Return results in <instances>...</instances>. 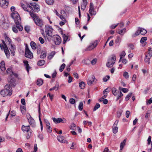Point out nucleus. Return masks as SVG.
<instances>
[{
	"instance_id": "54",
	"label": "nucleus",
	"mask_w": 152,
	"mask_h": 152,
	"mask_svg": "<svg viewBox=\"0 0 152 152\" xmlns=\"http://www.w3.org/2000/svg\"><path fill=\"white\" fill-rule=\"evenodd\" d=\"M110 76H107L106 77H104L103 78V80L104 82H107L110 79Z\"/></svg>"
},
{
	"instance_id": "58",
	"label": "nucleus",
	"mask_w": 152,
	"mask_h": 152,
	"mask_svg": "<svg viewBox=\"0 0 152 152\" xmlns=\"http://www.w3.org/2000/svg\"><path fill=\"white\" fill-rule=\"evenodd\" d=\"M6 72H7V73L10 74L11 73H12V72L11 68H8L7 69L6 71Z\"/></svg>"
},
{
	"instance_id": "61",
	"label": "nucleus",
	"mask_w": 152,
	"mask_h": 152,
	"mask_svg": "<svg viewBox=\"0 0 152 152\" xmlns=\"http://www.w3.org/2000/svg\"><path fill=\"white\" fill-rule=\"evenodd\" d=\"M73 75L76 78V79H77L79 78V76L78 74L77 73H74L73 74Z\"/></svg>"
},
{
	"instance_id": "53",
	"label": "nucleus",
	"mask_w": 152,
	"mask_h": 152,
	"mask_svg": "<svg viewBox=\"0 0 152 152\" xmlns=\"http://www.w3.org/2000/svg\"><path fill=\"white\" fill-rule=\"evenodd\" d=\"M39 40L40 41V43L42 44H43L45 42L44 40L42 37H39Z\"/></svg>"
},
{
	"instance_id": "7",
	"label": "nucleus",
	"mask_w": 152,
	"mask_h": 152,
	"mask_svg": "<svg viewBox=\"0 0 152 152\" xmlns=\"http://www.w3.org/2000/svg\"><path fill=\"white\" fill-rule=\"evenodd\" d=\"M147 32V31L145 29L139 27L135 33L132 35V37H135L136 36L139 35L140 34L144 35Z\"/></svg>"
},
{
	"instance_id": "24",
	"label": "nucleus",
	"mask_w": 152,
	"mask_h": 152,
	"mask_svg": "<svg viewBox=\"0 0 152 152\" xmlns=\"http://www.w3.org/2000/svg\"><path fill=\"white\" fill-rule=\"evenodd\" d=\"M112 91L113 94L115 96H117V94L119 93V91H117V89L115 88H112Z\"/></svg>"
},
{
	"instance_id": "5",
	"label": "nucleus",
	"mask_w": 152,
	"mask_h": 152,
	"mask_svg": "<svg viewBox=\"0 0 152 152\" xmlns=\"http://www.w3.org/2000/svg\"><path fill=\"white\" fill-rule=\"evenodd\" d=\"M54 12L56 13V15L58 17L62 20L66 22L65 17L66 15L65 12L63 10L61 11L60 14L58 13L56 10H55Z\"/></svg>"
},
{
	"instance_id": "6",
	"label": "nucleus",
	"mask_w": 152,
	"mask_h": 152,
	"mask_svg": "<svg viewBox=\"0 0 152 152\" xmlns=\"http://www.w3.org/2000/svg\"><path fill=\"white\" fill-rule=\"evenodd\" d=\"M116 56L115 55H113L111 57L109 58L108 62L106 64L107 66L109 67H111L113 66L115 64L116 60Z\"/></svg>"
},
{
	"instance_id": "25",
	"label": "nucleus",
	"mask_w": 152,
	"mask_h": 152,
	"mask_svg": "<svg viewBox=\"0 0 152 152\" xmlns=\"http://www.w3.org/2000/svg\"><path fill=\"white\" fill-rule=\"evenodd\" d=\"M58 140L62 143H64V137L62 136H58L57 137Z\"/></svg>"
},
{
	"instance_id": "28",
	"label": "nucleus",
	"mask_w": 152,
	"mask_h": 152,
	"mask_svg": "<svg viewBox=\"0 0 152 152\" xmlns=\"http://www.w3.org/2000/svg\"><path fill=\"white\" fill-rule=\"evenodd\" d=\"M79 86L80 88L81 89H83L85 88V83L83 81L79 83Z\"/></svg>"
},
{
	"instance_id": "38",
	"label": "nucleus",
	"mask_w": 152,
	"mask_h": 152,
	"mask_svg": "<svg viewBox=\"0 0 152 152\" xmlns=\"http://www.w3.org/2000/svg\"><path fill=\"white\" fill-rule=\"evenodd\" d=\"M126 55V53L124 51H123L121 53V54L120 55V59L119 60V61H121L122 58L124 57Z\"/></svg>"
},
{
	"instance_id": "20",
	"label": "nucleus",
	"mask_w": 152,
	"mask_h": 152,
	"mask_svg": "<svg viewBox=\"0 0 152 152\" xmlns=\"http://www.w3.org/2000/svg\"><path fill=\"white\" fill-rule=\"evenodd\" d=\"M147 39V37H142L140 40V42L141 43H144L143 46H144L146 44V41Z\"/></svg>"
},
{
	"instance_id": "26",
	"label": "nucleus",
	"mask_w": 152,
	"mask_h": 152,
	"mask_svg": "<svg viewBox=\"0 0 152 152\" xmlns=\"http://www.w3.org/2000/svg\"><path fill=\"white\" fill-rule=\"evenodd\" d=\"M5 39L6 42H7L10 45L12 46L11 40L10 38L7 36H5Z\"/></svg>"
},
{
	"instance_id": "30",
	"label": "nucleus",
	"mask_w": 152,
	"mask_h": 152,
	"mask_svg": "<svg viewBox=\"0 0 152 152\" xmlns=\"http://www.w3.org/2000/svg\"><path fill=\"white\" fill-rule=\"evenodd\" d=\"M45 63V61L43 60H40L37 63V65L39 66H42Z\"/></svg>"
},
{
	"instance_id": "45",
	"label": "nucleus",
	"mask_w": 152,
	"mask_h": 152,
	"mask_svg": "<svg viewBox=\"0 0 152 152\" xmlns=\"http://www.w3.org/2000/svg\"><path fill=\"white\" fill-rule=\"evenodd\" d=\"M121 41V38L119 37H118L115 39V42L116 43H119Z\"/></svg>"
},
{
	"instance_id": "2",
	"label": "nucleus",
	"mask_w": 152,
	"mask_h": 152,
	"mask_svg": "<svg viewBox=\"0 0 152 152\" xmlns=\"http://www.w3.org/2000/svg\"><path fill=\"white\" fill-rule=\"evenodd\" d=\"M29 14L36 25L40 27H42L44 23L42 20L39 18L37 14L31 12H29Z\"/></svg>"
},
{
	"instance_id": "11",
	"label": "nucleus",
	"mask_w": 152,
	"mask_h": 152,
	"mask_svg": "<svg viewBox=\"0 0 152 152\" xmlns=\"http://www.w3.org/2000/svg\"><path fill=\"white\" fill-rule=\"evenodd\" d=\"M27 118L29 124L32 126L34 127L35 124L34 120L29 114L27 115Z\"/></svg>"
},
{
	"instance_id": "3",
	"label": "nucleus",
	"mask_w": 152,
	"mask_h": 152,
	"mask_svg": "<svg viewBox=\"0 0 152 152\" xmlns=\"http://www.w3.org/2000/svg\"><path fill=\"white\" fill-rule=\"evenodd\" d=\"M12 88L10 84H7L4 86V89L0 92V94L3 97L7 96H10L12 94Z\"/></svg>"
},
{
	"instance_id": "49",
	"label": "nucleus",
	"mask_w": 152,
	"mask_h": 152,
	"mask_svg": "<svg viewBox=\"0 0 152 152\" xmlns=\"http://www.w3.org/2000/svg\"><path fill=\"white\" fill-rule=\"evenodd\" d=\"M70 103L72 104H74L75 102V100L74 99L70 98L69 100Z\"/></svg>"
},
{
	"instance_id": "41",
	"label": "nucleus",
	"mask_w": 152,
	"mask_h": 152,
	"mask_svg": "<svg viewBox=\"0 0 152 152\" xmlns=\"http://www.w3.org/2000/svg\"><path fill=\"white\" fill-rule=\"evenodd\" d=\"M123 94L121 91H119V93L117 94V100H118L119 98L123 96Z\"/></svg>"
},
{
	"instance_id": "57",
	"label": "nucleus",
	"mask_w": 152,
	"mask_h": 152,
	"mask_svg": "<svg viewBox=\"0 0 152 152\" xmlns=\"http://www.w3.org/2000/svg\"><path fill=\"white\" fill-rule=\"evenodd\" d=\"M25 29L27 32H28L30 31V27L28 26H26L25 27Z\"/></svg>"
},
{
	"instance_id": "39",
	"label": "nucleus",
	"mask_w": 152,
	"mask_h": 152,
	"mask_svg": "<svg viewBox=\"0 0 152 152\" xmlns=\"http://www.w3.org/2000/svg\"><path fill=\"white\" fill-rule=\"evenodd\" d=\"M55 54V53H51L48 57V58L49 59H51L53 58Z\"/></svg>"
},
{
	"instance_id": "8",
	"label": "nucleus",
	"mask_w": 152,
	"mask_h": 152,
	"mask_svg": "<svg viewBox=\"0 0 152 152\" xmlns=\"http://www.w3.org/2000/svg\"><path fill=\"white\" fill-rule=\"evenodd\" d=\"M28 7L32 10L31 11H34L38 12L40 10V8L39 5L35 3H30V5H28Z\"/></svg>"
},
{
	"instance_id": "51",
	"label": "nucleus",
	"mask_w": 152,
	"mask_h": 152,
	"mask_svg": "<svg viewBox=\"0 0 152 152\" xmlns=\"http://www.w3.org/2000/svg\"><path fill=\"white\" fill-rule=\"evenodd\" d=\"M21 111L23 114L25 113L26 111V109L24 106H22L20 107Z\"/></svg>"
},
{
	"instance_id": "64",
	"label": "nucleus",
	"mask_w": 152,
	"mask_h": 152,
	"mask_svg": "<svg viewBox=\"0 0 152 152\" xmlns=\"http://www.w3.org/2000/svg\"><path fill=\"white\" fill-rule=\"evenodd\" d=\"M45 123L46 126L47 127L48 126H50V124L48 120H45Z\"/></svg>"
},
{
	"instance_id": "27",
	"label": "nucleus",
	"mask_w": 152,
	"mask_h": 152,
	"mask_svg": "<svg viewBox=\"0 0 152 152\" xmlns=\"http://www.w3.org/2000/svg\"><path fill=\"white\" fill-rule=\"evenodd\" d=\"M126 28H124L123 29L118 30V33L121 35H123L126 32Z\"/></svg>"
},
{
	"instance_id": "33",
	"label": "nucleus",
	"mask_w": 152,
	"mask_h": 152,
	"mask_svg": "<svg viewBox=\"0 0 152 152\" xmlns=\"http://www.w3.org/2000/svg\"><path fill=\"white\" fill-rule=\"evenodd\" d=\"M118 128L116 126H113V132L114 134L116 133L118 131Z\"/></svg>"
},
{
	"instance_id": "31",
	"label": "nucleus",
	"mask_w": 152,
	"mask_h": 152,
	"mask_svg": "<svg viewBox=\"0 0 152 152\" xmlns=\"http://www.w3.org/2000/svg\"><path fill=\"white\" fill-rule=\"evenodd\" d=\"M88 3H82L81 6V8L82 10H85Z\"/></svg>"
},
{
	"instance_id": "43",
	"label": "nucleus",
	"mask_w": 152,
	"mask_h": 152,
	"mask_svg": "<svg viewBox=\"0 0 152 152\" xmlns=\"http://www.w3.org/2000/svg\"><path fill=\"white\" fill-rule=\"evenodd\" d=\"M83 107V103L82 102H80L79 106L78 108L80 110H82Z\"/></svg>"
},
{
	"instance_id": "13",
	"label": "nucleus",
	"mask_w": 152,
	"mask_h": 152,
	"mask_svg": "<svg viewBox=\"0 0 152 152\" xmlns=\"http://www.w3.org/2000/svg\"><path fill=\"white\" fill-rule=\"evenodd\" d=\"M97 45V42H94L93 43L90 45L88 47L85 48L84 50L86 51H87L91 50L94 48H95Z\"/></svg>"
},
{
	"instance_id": "19",
	"label": "nucleus",
	"mask_w": 152,
	"mask_h": 152,
	"mask_svg": "<svg viewBox=\"0 0 152 152\" xmlns=\"http://www.w3.org/2000/svg\"><path fill=\"white\" fill-rule=\"evenodd\" d=\"M4 45H5V47L4 48V53L7 57L9 56L10 54L9 50L6 44H4Z\"/></svg>"
},
{
	"instance_id": "17",
	"label": "nucleus",
	"mask_w": 152,
	"mask_h": 152,
	"mask_svg": "<svg viewBox=\"0 0 152 152\" xmlns=\"http://www.w3.org/2000/svg\"><path fill=\"white\" fill-rule=\"evenodd\" d=\"M0 68L1 70L3 71H4L6 70L5 62L3 61H2L0 63Z\"/></svg>"
},
{
	"instance_id": "60",
	"label": "nucleus",
	"mask_w": 152,
	"mask_h": 152,
	"mask_svg": "<svg viewBox=\"0 0 152 152\" xmlns=\"http://www.w3.org/2000/svg\"><path fill=\"white\" fill-rule=\"evenodd\" d=\"M57 73L56 71L55 70L52 75V77L53 78H54L56 75Z\"/></svg>"
},
{
	"instance_id": "18",
	"label": "nucleus",
	"mask_w": 152,
	"mask_h": 152,
	"mask_svg": "<svg viewBox=\"0 0 152 152\" xmlns=\"http://www.w3.org/2000/svg\"><path fill=\"white\" fill-rule=\"evenodd\" d=\"M30 127L29 126H25L23 125L22 126V129L24 132H28L29 130Z\"/></svg>"
},
{
	"instance_id": "50",
	"label": "nucleus",
	"mask_w": 152,
	"mask_h": 152,
	"mask_svg": "<svg viewBox=\"0 0 152 152\" xmlns=\"http://www.w3.org/2000/svg\"><path fill=\"white\" fill-rule=\"evenodd\" d=\"M151 113V110H149L148 111L145 115V118H147L148 117Z\"/></svg>"
},
{
	"instance_id": "22",
	"label": "nucleus",
	"mask_w": 152,
	"mask_h": 152,
	"mask_svg": "<svg viewBox=\"0 0 152 152\" xmlns=\"http://www.w3.org/2000/svg\"><path fill=\"white\" fill-rule=\"evenodd\" d=\"M126 141V139H125L123 140V141L121 142V143L120 144V150H122L124 146L125 145V143Z\"/></svg>"
},
{
	"instance_id": "59",
	"label": "nucleus",
	"mask_w": 152,
	"mask_h": 152,
	"mask_svg": "<svg viewBox=\"0 0 152 152\" xmlns=\"http://www.w3.org/2000/svg\"><path fill=\"white\" fill-rule=\"evenodd\" d=\"M69 79L68 80V82L69 83H70L72 81V77L71 76H69Z\"/></svg>"
},
{
	"instance_id": "21",
	"label": "nucleus",
	"mask_w": 152,
	"mask_h": 152,
	"mask_svg": "<svg viewBox=\"0 0 152 152\" xmlns=\"http://www.w3.org/2000/svg\"><path fill=\"white\" fill-rule=\"evenodd\" d=\"M23 63L24 65L26 66V70L28 72L29 71L30 67L28 64V62L27 61H24Z\"/></svg>"
},
{
	"instance_id": "47",
	"label": "nucleus",
	"mask_w": 152,
	"mask_h": 152,
	"mask_svg": "<svg viewBox=\"0 0 152 152\" xmlns=\"http://www.w3.org/2000/svg\"><path fill=\"white\" fill-rule=\"evenodd\" d=\"M148 51L149 52L148 53L149 56L151 57L152 56V48H151L150 47L148 49Z\"/></svg>"
},
{
	"instance_id": "9",
	"label": "nucleus",
	"mask_w": 152,
	"mask_h": 152,
	"mask_svg": "<svg viewBox=\"0 0 152 152\" xmlns=\"http://www.w3.org/2000/svg\"><path fill=\"white\" fill-rule=\"evenodd\" d=\"M52 39L54 41L56 45H58L61 42V39L60 37L58 35H55L52 36Z\"/></svg>"
},
{
	"instance_id": "10",
	"label": "nucleus",
	"mask_w": 152,
	"mask_h": 152,
	"mask_svg": "<svg viewBox=\"0 0 152 152\" xmlns=\"http://www.w3.org/2000/svg\"><path fill=\"white\" fill-rule=\"evenodd\" d=\"M25 56L26 57L30 59H31L33 58L32 53L31 52L27 46L26 47Z\"/></svg>"
},
{
	"instance_id": "15",
	"label": "nucleus",
	"mask_w": 152,
	"mask_h": 152,
	"mask_svg": "<svg viewBox=\"0 0 152 152\" xmlns=\"http://www.w3.org/2000/svg\"><path fill=\"white\" fill-rule=\"evenodd\" d=\"M96 79L94 75L90 77L87 80V84L89 85H91Z\"/></svg>"
},
{
	"instance_id": "12",
	"label": "nucleus",
	"mask_w": 152,
	"mask_h": 152,
	"mask_svg": "<svg viewBox=\"0 0 152 152\" xmlns=\"http://www.w3.org/2000/svg\"><path fill=\"white\" fill-rule=\"evenodd\" d=\"M8 4V0H0V5L1 7L6 8L7 7Z\"/></svg>"
},
{
	"instance_id": "32",
	"label": "nucleus",
	"mask_w": 152,
	"mask_h": 152,
	"mask_svg": "<svg viewBox=\"0 0 152 152\" xmlns=\"http://www.w3.org/2000/svg\"><path fill=\"white\" fill-rule=\"evenodd\" d=\"M59 85L58 84L56 85L55 86L49 89L50 91H52L53 90H55L56 91L58 90V89Z\"/></svg>"
},
{
	"instance_id": "16",
	"label": "nucleus",
	"mask_w": 152,
	"mask_h": 152,
	"mask_svg": "<svg viewBox=\"0 0 152 152\" xmlns=\"http://www.w3.org/2000/svg\"><path fill=\"white\" fill-rule=\"evenodd\" d=\"M89 12L90 14L91 15H95L96 14V12L94 11L93 4L92 3H90V8Z\"/></svg>"
},
{
	"instance_id": "63",
	"label": "nucleus",
	"mask_w": 152,
	"mask_h": 152,
	"mask_svg": "<svg viewBox=\"0 0 152 152\" xmlns=\"http://www.w3.org/2000/svg\"><path fill=\"white\" fill-rule=\"evenodd\" d=\"M121 90L124 93H126L128 91V89L127 88H123L121 89Z\"/></svg>"
},
{
	"instance_id": "1",
	"label": "nucleus",
	"mask_w": 152,
	"mask_h": 152,
	"mask_svg": "<svg viewBox=\"0 0 152 152\" xmlns=\"http://www.w3.org/2000/svg\"><path fill=\"white\" fill-rule=\"evenodd\" d=\"M12 17L14 20L16 26L19 30L21 31L23 29V26L20 25L21 19L18 13L16 11H14L11 15Z\"/></svg>"
},
{
	"instance_id": "23",
	"label": "nucleus",
	"mask_w": 152,
	"mask_h": 152,
	"mask_svg": "<svg viewBox=\"0 0 152 152\" xmlns=\"http://www.w3.org/2000/svg\"><path fill=\"white\" fill-rule=\"evenodd\" d=\"M29 5H30V4L28 5L26 7L23 4L22 5V8H23V10H24L26 11L29 12H31L33 13V11H30L29 10L28 8H29V7H28V6Z\"/></svg>"
},
{
	"instance_id": "56",
	"label": "nucleus",
	"mask_w": 152,
	"mask_h": 152,
	"mask_svg": "<svg viewBox=\"0 0 152 152\" xmlns=\"http://www.w3.org/2000/svg\"><path fill=\"white\" fill-rule=\"evenodd\" d=\"M97 59L96 58H94L91 61V63L92 65H94L96 63V61H97Z\"/></svg>"
},
{
	"instance_id": "14",
	"label": "nucleus",
	"mask_w": 152,
	"mask_h": 152,
	"mask_svg": "<svg viewBox=\"0 0 152 152\" xmlns=\"http://www.w3.org/2000/svg\"><path fill=\"white\" fill-rule=\"evenodd\" d=\"M52 119L53 120L54 122L56 124L59 123L60 122L64 123H65L66 121L65 119H64V120H63L61 118H53Z\"/></svg>"
},
{
	"instance_id": "44",
	"label": "nucleus",
	"mask_w": 152,
	"mask_h": 152,
	"mask_svg": "<svg viewBox=\"0 0 152 152\" xmlns=\"http://www.w3.org/2000/svg\"><path fill=\"white\" fill-rule=\"evenodd\" d=\"M46 53L44 52H43L41 53V54L40 55V57L41 58H44L46 57Z\"/></svg>"
},
{
	"instance_id": "36",
	"label": "nucleus",
	"mask_w": 152,
	"mask_h": 152,
	"mask_svg": "<svg viewBox=\"0 0 152 152\" xmlns=\"http://www.w3.org/2000/svg\"><path fill=\"white\" fill-rule=\"evenodd\" d=\"M63 38L64 43H65L68 39V37L66 35H65V34H63Z\"/></svg>"
},
{
	"instance_id": "35",
	"label": "nucleus",
	"mask_w": 152,
	"mask_h": 152,
	"mask_svg": "<svg viewBox=\"0 0 152 152\" xmlns=\"http://www.w3.org/2000/svg\"><path fill=\"white\" fill-rule=\"evenodd\" d=\"M37 84L39 86H41L43 83V80L41 79H38L37 81Z\"/></svg>"
},
{
	"instance_id": "34",
	"label": "nucleus",
	"mask_w": 152,
	"mask_h": 152,
	"mask_svg": "<svg viewBox=\"0 0 152 152\" xmlns=\"http://www.w3.org/2000/svg\"><path fill=\"white\" fill-rule=\"evenodd\" d=\"M38 112L39 113V121L40 124V125H42V122L41 121L40 117V105L39 104L38 106Z\"/></svg>"
},
{
	"instance_id": "37",
	"label": "nucleus",
	"mask_w": 152,
	"mask_h": 152,
	"mask_svg": "<svg viewBox=\"0 0 152 152\" xmlns=\"http://www.w3.org/2000/svg\"><path fill=\"white\" fill-rule=\"evenodd\" d=\"M66 66L65 64L64 63L61 66H60L59 69L60 71L61 72H62L64 68Z\"/></svg>"
},
{
	"instance_id": "62",
	"label": "nucleus",
	"mask_w": 152,
	"mask_h": 152,
	"mask_svg": "<svg viewBox=\"0 0 152 152\" xmlns=\"http://www.w3.org/2000/svg\"><path fill=\"white\" fill-rule=\"evenodd\" d=\"M47 127V131L48 132H51L52 130V129L51 128V127L50 126H48Z\"/></svg>"
},
{
	"instance_id": "46",
	"label": "nucleus",
	"mask_w": 152,
	"mask_h": 152,
	"mask_svg": "<svg viewBox=\"0 0 152 152\" xmlns=\"http://www.w3.org/2000/svg\"><path fill=\"white\" fill-rule=\"evenodd\" d=\"M100 107V105L99 103H96L94 107L93 110L95 111L99 108Z\"/></svg>"
},
{
	"instance_id": "55",
	"label": "nucleus",
	"mask_w": 152,
	"mask_h": 152,
	"mask_svg": "<svg viewBox=\"0 0 152 152\" xmlns=\"http://www.w3.org/2000/svg\"><path fill=\"white\" fill-rule=\"evenodd\" d=\"M130 114V112L129 111L127 110L126 113V118H128L129 117V115Z\"/></svg>"
},
{
	"instance_id": "52",
	"label": "nucleus",
	"mask_w": 152,
	"mask_h": 152,
	"mask_svg": "<svg viewBox=\"0 0 152 152\" xmlns=\"http://www.w3.org/2000/svg\"><path fill=\"white\" fill-rule=\"evenodd\" d=\"M151 57H150L148 56V58H145V61L146 62H148V64H149L150 63V59L151 58Z\"/></svg>"
},
{
	"instance_id": "40",
	"label": "nucleus",
	"mask_w": 152,
	"mask_h": 152,
	"mask_svg": "<svg viewBox=\"0 0 152 152\" xmlns=\"http://www.w3.org/2000/svg\"><path fill=\"white\" fill-rule=\"evenodd\" d=\"M46 2L48 5H51L53 3V0H46Z\"/></svg>"
},
{
	"instance_id": "42",
	"label": "nucleus",
	"mask_w": 152,
	"mask_h": 152,
	"mask_svg": "<svg viewBox=\"0 0 152 152\" xmlns=\"http://www.w3.org/2000/svg\"><path fill=\"white\" fill-rule=\"evenodd\" d=\"M16 26H14L12 28V29L13 31L15 33H17L18 32V29L19 30L18 28L16 26Z\"/></svg>"
},
{
	"instance_id": "48",
	"label": "nucleus",
	"mask_w": 152,
	"mask_h": 152,
	"mask_svg": "<svg viewBox=\"0 0 152 152\" xmlns=\"http://www.w3.org/2000/svg\"><path fill=\"white\" fill-rule=\"evenodd\" d=\"M123 76L126 79H128L129 77L128 73L126 72H125L123 74Z\"/></svg>"
},
{
	"instance_id": "4",
	"label": "nucleus",
	"mask_w": 152,
	"mask_h": 152,
	"mask_svg": "<svg viewBox=\"0 0 152 152\" xmlns=\"http://www.w3.org/2000/svg\"><path fill=\"white\" fill-rule=\"evenodd\" d=\"M53 29L51 26L47 25L45 27V31L46 33V37L48 40L50 41L51 39L52 35Z\"/></svg>"
},
{
	"instance_id": "29",
	"label": "nucleus",
	"mask_w": 152,
	"mask_h": 152,
	"mask_svg": "<svg viewBox=\"0 0 152 152\" xmlns=\"http://www.w3.org/2000/svg\"><path fill=\"white\" fill-rule=\"evenodd\" d=\"M30 45L33 49L35 50L36 49V44L34 42L31 41V42Z\"/></svg>"
}]
</instances>
